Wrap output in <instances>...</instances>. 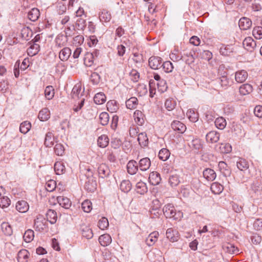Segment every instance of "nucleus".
I'll return each mask as SVG.
<instances>
[{
  "label": "nucleus",
  "instance_id": "24",
  "mask_svg": "<svg viewBox=\"0 0 262 262\" xmlns=\"http://www.w3.org/2000/svg\"><path fill=\"white\" fill-rule=\"evenodd\" d=\"M204 177L208 181H212L214 180L216 178V173L215 171L210 168H206L203 171Z\"/></svg>",
  "mask_w": 262,
  "mask_h": 262
},
{
  "label": "nucleus",
  "instance_id": "40",
  "mask_svg": "<svg viewBox=\"0 0 262 262\" xmlns=\"http://www.w3.org/2000/svg\"><path fill=\"white\" fill-rule=\"evenodd\" d=\"M137 192L141 194H143L147 191V188L146 183L142 181L139 182L136 184Z\"/></svg>",
  "mask_w": 262,
  "mask_h": 262
},
{
  "label": "nucleus",
  "instance_id": "5",
  "mask_svg": "<svg viewBox=\"0 0 262 262\" xmlns=\"http://www.w3.org/2000/svg\"><path fill=\"white\" fill-rule=\"evenodd\" d=\"M84 92V89H82V85L80 83H77L73 87L72 91V97L73 98H79L83 96Z\"/></svg>",
  "mask_w": 262,
  "mask_h": 262
},
{
  "label": "nucleus",
  "instance_id": "44",
  "mask_svg": "<svg viewBox=\"0 0 262 262\" xmlns=\"http://www.w3.org/2000/svg\"><path fill=\"white\" fill-rule=\"evenodd\" d=\"M55 94L54 89L51 85L47 86L45 90V95L48 100L52 99Z\"/></svg>",
  "mask_w": 262,
  "mask_h": 262
},
{
  "label": "nucleus",
  "instance_id": "12",
  "mask_svg": "<svg viewBox=\"0 0 262 262\" xmlns=\"http://www.w3.org/2000/svg\"><path fill=\"white\" fill-rule=\"evenodd\" d=\"M206 141L208 143H216L220 139V134L215 131H211L206 136Z\"/></svg>",
  "mask_w": 262,
  "mask_h": 262
},
{
  "label": "nucleus",
  "instance_id": "38",
  "mask_svg": "<svg viewBox=\"0 0 262 262\" xmlns=\"http://www.w3.org/2000/svg\"><path fill=\"white\" fill-rule=\"evenodd\" d=\"M210 189L213 193L220 194L223 191L224 187L220 183L214 182L211 184Z\"/></svg>",
  "mask_w": 262,
  "mask_h": 262
},
{
  "label": "nucleus",
  "instance_id": "30",
  "mask_svg": "<svg viewBox=\"0 0 262 262\" xmlns=\"http://www.w3.org/2000/svg\"><path fill=\"white\" fill-rule=\"evenodd\" d=\"M112 16L111 13L106 10L103 9L99 14L100 20L102 22H109L111 19Z\"/></svg>",
  "mask_w": 262,
  "mask_h": 262
},
{
  "label": "nucleus",
  "instance_id": "29",
  "mask_svg": "<svg viewBox=\"0 0 262 262\" xmlns=\"http://www.w3.org/2000/svg\"><path fill=\"white\" fill-rule=\"evenodd\" d=\"M252 86L249 84L242 85L239 89V92L242 95H246L252 92Z\"/></svg>",
  "mask_w": 262,
  "mask_h": 262
},
{
  "label": "nucleus",
  "instance_id": "22",
  "mask_svg": "<svg viewBox=\"0 0 262 262\" xmlns=\"http://www.w3.org/2000/svg\"><path fill=\"white\" fill-rule=\"evenodd\" d=\"M47 222H49L51 224H55L57 220L56 212L52 209H49L46 213Z\"/></svg>",
  "mask_w": 262,
  "mask_h": 262
},
{
  "label": "nucleus",
  "instance_id": "42",
  "mask_svg": "<svg viewBox=\"0 0 262 262\" xmlns=\"http://www.w3.org/2000/svg\"><path fill=\"white\" fill-rule=\"evenodd\" d=\"M1 229L4 234L7 236H10L12 233V228L8 223H3L1 224Z\"/></svg>",
  "mask_w": 262,
  "mask_h": 262
},
{
  "label": "nucleus",
  "instance_id": "9",
  "mask_svg": "<svg viewBox=\"0 0 262 262\" xmlns=\"http://www.w3.org/2000/svg\"><path fill=\"white\" fill-rule=\"evenodd\" d=\"M126 167L128 173L132 175L136 174L139 169L137 162L133 160L127 163Z\"/></svg>",
  "mask_w": 262,
  "mask_h": 262
},
{
  "label": "nucleus",
  "instance_id": "17",
  "mask_svg": "<svg viewBox=\"0 0 262 262\" xmlns=\"http://www.w3.org/2000/svg\"><path fill=\"white\" fill-rule=\"evenodd\" d=\"M172 128L178 132L179 133H183L186 130L185 125L179 121L175 120L173 121L171 123Z\"/></svg>",
  "mask_w": 262,
  "mask_h": 262
},
{
  "label": "nucleus",
  "instance_id": "28",
  "mask_svg": "<svg viewBox=\"0 0 262 262\" xmlns=\"http://www.w3.org/2000/svg\"><path fill=\"white\" fill-rule=\"evenodd\" d=\"M177 102L172 98H169L165 100L164 106L168 111H172L176 106Z\"/></svg>",
  "mask_w": 262,
  "mask_h": 262
},
{
  "label": "nucleus",
  "instance_id": "49",
  "mask_svg": "<svg viewBox=\"0 0 262 262\" xmlns=\"http://www.w3.org/2000/svg\"><path fill=\"white\" fill-rule=\"evenodd\" d=\"M31 127V124L30 122L26 121L21 123L19 126V130L24 134L27 133Z\"/></svg>",
  "mask_w": 262,
  "mask_h": 262
},
{
  "label": "nucleus",
  "instance_id": "14",
  "mask_svg": "<svg viewBox=\"0 0 262 262\" xmlns=\"http://www.w3.org/2000/svg\"><path fill=\"white\" fill-rule=\"evenodd\" d=\"M252 25V21L247 17L241 18L238 22L239 27L241 30H246L249 29Z\"/></svg>",
  "mask_w": 262,
  "mask_h": 262
},
{
  "label": "nucleus",
  "instance_id": "1",
  "mask_svg": "<svg viewBox=\"0 0 262 262\" xmlns=\"http://www.w3.org/2000/svg\"><path fill=\"white\" fill-rule=\"evenodd\" d=\"M163 211L166 218H172L173 220H178L182 216V213L180 211L176 212L173 205L171 204H168L164 206Z\"/></svg>",
  "mask_w": 262,
  "mask_h": 262
},
{
  "label": "nucleus",
  "instance_id": "35",
  "mask_svg": "<svg viewBox=\"0 0 262 262\" xmlns=\"http://www.w3.org/2000/svg\"><path fill=\"white\" fill-rule=\"evenodd\" d=\"M190 148L194 150H199L203 147V145L200 139L198 138L192 140L191 142L189 144Z\"/></svg>",
  "mask_w": 262,
  "mask_h": 262
},
{
  "label": "nucleus",
  "instance_id": "36",
  "mask_svg": "<svg viewBox=\"0 0 262 262\" xmlns=\"http://www.w3.org/2000/svg\"><path fill=\"white\" fill-rule=\"evenodd\" d=\"M54 170L57 174L60 175L66 171V168L62 162H57L54 164Z\"/></svg>",
  "mask_w": 262,
  "mask_h": 262
},
{
  "label": "nucleus",
  "instance_id": "31",
  "mask_svg": "<svg viewBox=\"0 0 262 262\" xmlns=\"http://www.w3.org/2000/svg\"><path fill=\"white\" fill-rule=\"evenodd\" d=\"M97 142L99 147L104 148L108 145L109 139L106 135H102L98 138Z\"/></svg>",
  "mask_w": 262,
  "mask_h": 262
},
{
  "label": "nucleus",
  "instance_id": "59",
  "mask_svg": "<svg viewBox=\"0 0 262 262\" xmlns=\"http://www.w3.org/2000/svg\"><path fill=\"white\" fill-rule=\"evenodd\" d=\"M109 223L108 220L105 217H101V219L99 220L98 223L99 228L101 230H104L106 229Z\"/></svg>",
  "mask_w": 262,
  "mask_h": 262
},
{
  "label": "nucleus",
  "instance_id": "11",
  "mask_svg": "<svg viewBox=\"0 0 262 262\" xmlns=\"http://www.w3.org/2000/svg\"><path fill=\"white\" fill-rule=\"evenodd\" d=\"M88 180L85 182L84 188L89 192L94 191L97 188V182L93 178H88Z\"/></svg>",
  "mask_w": 262,
  "mask_h": 262
},
{
  "label": "nucleus",
  "instance_id": "47",
  "mask_svg": "<svg viewBox=\"0 0 262 262\" xmlns=\"http://www.w3.org/2000/svg\"><path fill=\"white\" fill-rule=\"evenodd\" d=\"M39 16V11L37 8H33L28 13V18L31 20L34 21L37 20Z\"/></svg>",
  "mask_w": 262,
  "mask_h": 262
},
{
  "label": "nucleus",
  "instance_id": "2",
  "mask_svg": "<svg viewBox=\"0 0 262 262\" xmlns=\"http://www.w3.org/2000/svg\"><path fill=\"white\" fill-rule=\"evenodd\" d=\"M34 228L37 231L42 232L48 228L47 220L42 215H39L34 220Z\"/></svg>",
  "mask_w": 262,
  "mask_h": 262
},
{
  "label": "nucleus",
  "instance_id": "16",
  "mask_svg": "<svg viewBox=\"0 0 262 262\" xmlns=\"http://www.w3.org/2000/svg\"><path fill=\"white\" fill-rule=\"evenodd\" d=\"M166 235L171 242H174L178 240V232L176 230L172 228H168L166 232Z\"/></svg>",
  "mask_w": 262,
  "mask_h": 262
},
{
  "label": "nucleus",
  "instance_id": "62",
  "mask_svg": "<svg viewBox=\"0 0 262 262\" xmlns=\"http://www.w3.org/2000/svg\"><path fill=\"white\" fill-rule=\"evenodd\" d=\"M163 70L166 73H169L172 71L173 67L172 63L169 61L164 62L162 65Z\"/></svg>",
  "mask_w": 262,
  "mask_h": 262
},
{
  "label": "nucleus",
  "instance_id": "53",
  "mask_svg": "<svg viewBox=\"0 0 262 262\" xmlns=\"http://www.w3.org/2000/svg\"><path fill=\"white\" fill-rule=\"evenodd\" d=\"M215 125L220 129H223L226 125V121L223 117H219L215 119Z\"/></svg>",
  "mask_w": 262,
  "mask_h": 262
},
{
  "label": "nucleus",
  "instance_id": "58",
  "mask_svg": "<svg viewBox=\"0 0 262 262\" xmlns=\"http://www.w3.org/2000/svg\"><path fill=\"white\" fill-rule=\"evenodd\" d=\"M75 30V27L73 25L68 24L67 26L65 27L64 32L65 33L64 36L67 38L71 37L74 34V31Z\"/></svg>",
  "mask_w": 262,
  "mask_h": 262
},
{
  "label": "nucleus",
  "instance_id": "48",
  "mask_svg": "<svg viewBox=\"0 0 262 262\" xmlns=\"http://www.w3.org/2000/svg\"><path fill=\"white\" fill-rule=\"evenodd\" d=\"M134 119L135 122L139 125H142L144 122V119L142 117V113L140 111H136L134 114Z\"/></svg>",
  "mask_w": 262,
  "mask_h": 262
},
{
  "label": "nucleus",
  "instance_id": "61",
  "mask_svg": "<svg viewBox=\"0 0 262 262\" xmlns=\"http://www.w3.org/2000/svg\"><path fill=\"white\" fill-rule=\"evenodd\" d=\"M219 83L221 86L225 89H227L229 85H231L229 79L226 76H223L219 79Z\"/></svg>",
  "mask_w": 262,
  "mask_h": 262
},
{
  "label": "nucleus",
  "instance_id": "39",
  "mask_svg": "<svg viewBox=\"0 0 262 262\" xmlns=\"http://www.w3.org/2000/svg\"><path fill=\"white\" fill-rule=\"evenodd\" d=\"M39 50V46L37 43H33L27 49L28 54L30 56L35 55Z\"/></svg>",
  "mask_w": 262,
  "mask_h": 262
},
{
  "label": "nucleus",
  "instance_id": "63",
  "mask_svg": "<svg viewBox=\"0 0 262 262\" xmlns=\"http://www.w3.org/2000/svg\"><path fill=\"white\" fill-rule=\"evenodd\" d=\"M82 234L83 237L88 239L91 238L93 236L92 230L88 227H85L82 229Z\"/></svg>",
  "mask_w": 262,
  "mask_h": 262
},
{
  "label": "nucleus",
  "instance_id": "33",
  "mask_svg": "<svg viewBox=\"0 0 262 262\" xmlns=\"http://www.w3.org/2000/svg\"><path fill=\"white\" fill-rule=\"evenodd\" d=\"M236 166L239 170L244 171L249 168V163L245 159L240 158L236 162Z\"/></svg>",
  "mask_w": 262,
  "mask_h": 262
},
{
  "label": "nucleus",
  "instance_id": "13",
  "mask_svg": "<svg viewBox=\"0 0 262 262\" xmlns=\"http://www.w3.org/2000/svg\"><path fill=\"white\" fill-rule=\"evenodd\" d=\"M244 48L248 51H252L256 47V42L251 37H246L243 42Z\"/></svg>",
  "mask_w": 262,
  "mask_h": 262
},
{
  "label": "nucleus",
  "instance_id": "50",
  "mask_svg": "<svg viewBox=\"0 0 262 262\" xmlns=\"http://www.w3.org/2000/svg\"><path fill=\"white\" fill-rule=\"evenodd\" d=\"M53 135L51 132L46 134L45 139V145L46 147H51L53 145Z\"/></svg>",
  "mask_w": 262,
  "mask_h": 262
},
{
  "label": "nucleus",
  "instance_id": "15",
  "mask_svg": "<svg viewBox=\"0 0 262 262\" xmlns=\"http://www.w3.org/2000/svg\"><path fill=\"white\" fill-rule=\"evenodd\" d=\"M248 77V73L245 70H240L235 74V81L238 83H242L246 81Z\"/></svg>",
  "mask_w": 262,
  "mask_h": 262
},
{
  "label": "nucleus",
  "instance_id": "26",
  "mask_svg": "<svg viewBox=\"0 0 262 262\" xmlns=\"http://www.w3.org/2000/svg\"><path fill=\"white\" fill-rule=\"evenodd\" d=\"M99 242L101 246L105 247L111 243L112 238L109 234H104L100 236Z\"/></svg>",
  "mask_w": 262,
  "mask_h": 262
},
{
  "label": "nucleus",
  "instance_id": "27",
  "mask_svg": "<svg viewBox=\"0 0 262 262\" xmlns=\"http://www.w3.org/2000/svg\"><path fill=\"white\" fill-rule=\"evenodd\" d=\"M50 117V112L48 108H44L40 111L38 118L41 121L48 120Z\"/></svg>",
  "mask_w": 262,
  "mask_h": 262
},
{
  "label": "nucleus",
  "instance_id": "46",
  "mask_svg": "<svg viewBox=\"0 0 262 262\" xmlns=\"http://www.w3.org/2000/svg\"><path fill=\"white\" fill-rule=\"evenodd\" d=\"M182 60L185 61L186 63L190 64L194 62V58L191 52L184 53L183 55Z\"/></svg>",
  "mask_w": 262,
  "mask_h": 262
},
{
  "label": "nucleus",
  "instance_id": "52",
  "mask_svg": "<svg viewBox=\"0 0 262 262\" xmlns=\"http://www.w3.org/2000/svg\"><path fill=\"white\" fill-rule=\"evenodd\" d=\"M232 147L229 143H221L219 148V151L222 153L227 154L231 152Z\"/></svg>",
  "mask_w": 262,
  "mask_h": 262
},
{
  "label": "nucleus",
  "instance_id": "6",
  "mask_svg": "<svg viewBox=\"0 0 262 262\" xmlns=\"http://www.w3.org/2000/svg\"><path fill=\"white\" fill-rule=\"evenodd\" d=\"M137 164L138 168L141 171H145L149 168L151 161L149 158L145 157L141 159Z\"/></svg>",
  "mask_w": 262,
  "mask_h": 262
},
{
  "label": "nucleus",
  "instance_id": "4",
  "mask_svg": "<svg viewBox=\"0 0 262 262\" xmlns=\"http://www.w3.org/2000/svg\"><path fill=\"white\" fill-rule=\"evenodd\" d=\"M162 63V58L158 56H151L148 60L149 67L154 70H158L161 68Z\"/></svg>",
  "mask_w": 262,
  "mask_h": 262
},
{
  "label": "nucleus",
  "instance_id": "37",
  "mask_svg": "<svg viewBox=\"0 0 262 262\" xmlns=\"http://www.w3.org/2000/svg\"><path fill=\"white\" fill-rule=\"evenodd\" d=\"M106 101V97L104 93H98L94 97V101L97 104H102Z\"/></svg>",
  "mask_w": 262,
  "mask_h": 262
},
{
  "label": "nucleus",
  "instance_id": "55",
  "mask_svg": "<svg viewBox=\"0 0 262 262\" xmlns=\"http://www.w3.org/2000/svg\"><path fill=\"white\" fill-rule=\"evenodd\" d=\"M109 115L106 112H102L99 115V121L102 125H106L109 121Z\"/></svg>",
  "mask_w": 262,
  "mask_h": 262
},
{
  "label": "nucleus",
  "instance_id": "45",
  "mask_svg": "<svg viewBox=\"0 0 262 262\" xmlns=\"http://www.w3.org/2000/svg\"><path fill=\"white\" fill-rule=\"evenodd\" d=\"M84 63L87 67H91L94 63V57L92 54L87 52L84 57Z\"/></svg>",
  "mask_w": 262,
  "mask_h": 262
},
{
  "label": "nucleus",
  "instance_id": "19",
  "mask_svg": "<svg viewBox=\"0 0 262 262\" xmlns=\"http://www.w3.org/2000/svg\"><path fill=\"white\" fill-rule=\"evenodd\" d=\"M219 168L225 177H228L231 174V170L227 164L224 161H220L218 164Z\"/></svg>",
  "mask_w": 262,
  "mask_h": 262
},
{
  "label": "nucleus",
  "instance_id": "51",
  "mask_svg": "<svg viewBox=\"0 0 262 262\" xmlns=\"http://www.w3.org/2000/svg\"><path fill=\"white\" fill-rule=\"evenodd\" d=\"M34 231L31 229L27 230L24 233L23 238L26 243L31 242L34 238Z\"/></svg>",
  "mask_w": 262,
  "mask_h": 262
},
{
  "label": "nucleus",
  "instance_id": "7",
  "mask_svg": "<svg viewBox=\"0 0 262 262\" xmlns=\"http://www.w3.org/2000/svg\"><path fill=\"white\" fill-rule=\"evenodd\" d=\"M72 54V51L69 47H64L59 52V58L62 61H67Z\"/></svg>",
  "mask_w": 262,
  "mask_h": 262
},
{
  "label": "nucleus",
  "instance_id": "57",
  "mask_svg": "<svg viewBox=\"0 0 262 262\" xmlns=\"http://www.w3.org/2000/svg\"><path fill=\"white\" fill-rule=\"evenodd\" d=\"M85 16L78 17L76 20V26L79 30H83L86 26Z\"/></svg>",
  "mask_w": 262,
  "mask_h": 262
},
{
  "label": "nucleus",
  "instance_id": "43",
  "mask_svg": "<svg viewBox=\"0 0 262 262\" xmlns=\"http://www.w3.org/2000/svg\"><path fill=\"white\" fill-rule=\"evenodd\" d=\"M170 155L169 151L167 149L163 148L159 151L158 156L160 160L165 161L169 158Z\"/></svg>",
  "mask_w": 262,
  "mask_h": 262
},
{
  "label": "nucleus",
  "instance_id": "25",
  "mask_svg": "<svg viewBox=\"0 0 262 262\" xmlns=\"http://www.w3.org/2000/svg\"><path fill=\"white\" fill-rule=\"evenodd\" d=\"M15 207L17 210L22 213L27 212L29 208L28 203L23 200L17 202Z\"/></svg>",
  "mask_w": 262,
  "mask_h": 262
},
{
  "label": "nucleus",
  "instance_id": "21",
  "mask_svg": "<svg viewBox=\"0 0 262 262\" xmlns=\"http://www.w3.org/2000/svg\"><path fill=\"white\" fill-rule=\"evenodd\" d=\"M138 141L142 147H146L148 144V138L145 132H142L138 135Z\"/></svg>",
  "mask_w": 262,
  "mask_h": 262
},
{
  "label": "nucleus",
  "instance_id": "64",
  "mask_svg": "<svg viewBox=\"0 0 262 262\" xmlns=\"http://www.w3.org/2000/svg\"><path fill=\"white\" fill-rule=\"evenodd\" d=\"M56 183L54 180H50L46 184V189L49 192L53 191L56 188Z\"/></svg>",
  "mask_w": 262,
  "mask_h": 262
},
{
  "label": "nucleus",
  "instance_id": "10",
  "mask_svg": "<svg viewBox=\"0 0 262 262\" xmlns=\"http://www.w3.org/2000/svg\"><path fill=\"white\" fill-rule=\"evenodd\" d=\"M159 234L158 231H154L149 234L146 238L145 242L146 245L149 246H153L157 241Z\"/></svg>",
  "mask_w": 262,
  "mask_h": 262
},
{
  "label": "nucleus",
  "instance_id": "32",
  "mask_svg": "<svg viewBox=\"0 0 262 262\" xmlns=\"http://www.w3.org/2000/svg\"><path fill=\"white\" fill-rule=\"evenodd\" d=\"M223 248L226 252L230 254H237L239 252V250L237 248L235 247L231 244L227 243L224 245Z\"/></svg>",
  "mask_w": 262,
  "mask_h": 262
},
{
  "label": "nucleus",
  "instance_id": "8",
  "mask_svg": "<svg viewBox=\"0 0 262 262\" xmlns=\"http://www.w3.org/2000/svg\"><path fill=\"white\" fill-rule=\"evenodd\" d=\"M99 176L101 178H105L110 175V170L105 164H100L98 168Z\"/></svg>",
  "mask_w": 262,
  "mask_h": 262
},
{
  "label": "nucleus",
  "instance_id": "20",
  "mask_svg": "<svg viewBox=\"0 0 262 262\" xmlns=\"http://www.w3.org/2000/svg\"><path fill=\"white\" fill-rule=\"evenodd\" d=\"M30 254L26 249L20 250L17 254V260L18 262H27Z\"/></svg>",
  "mask_w": 262,
  "mask_h": 262
},
{
  "label": "nucleus",
  "instance_id": "41",
  "mask_svg": "<svg viewBox=\"0 0 262 262\" xmlns=\"http://www.w3.org/2000/svg\"><path fill=\"white\" fill-rule=\"evenodd\" d=\"M120 188L122 191L128 192L132 188V184L129 180H123L120 185Z\"/></svg>",
  "mask_w": 262,
  "mask_h": 262
},
{
  "label": "nucleus",
  "instance_id": "54",
  "mask_svg": "<svg viewBox=\"0 0 262 262\" xmlns=\"http://www.w3.org/2000/svg\"><path fill=\"white\" fill-rule=\"evenodd\" d=\"M81 207L85 212H90L92 209L91 202L88 200L84 201L81 204Z\"/></svg>",
  "mask_w": 262,
  "mask_h": 262
},
{
  "label": "nucleus",
  "instance_id": "18",
  "mask_svg": "<svg viewBox=\"0 0 262 262\" xmlns=\"http://www.w3.org/2000/svg\"><path fill=\"white\" fill-rule=\"evenodd\" d=\"M149 183L152 185H157L161 182L160 175L157 172H152L149 176Z\"/></svg>",
  "mask_w": 262,
  "mask_h": 262
},
{
  "label": "nucleus",
  "instance_id": "23",
  "mask_svg": "<svg viewBox=\"0 0 262 262\" xmlns=\"http://www.w3.org/2000/svg\"><path fill=\"white\" fill-rule=\"evenodd\" d=\"M57 200L59 205L66 209L69 208L71 206V202L67 197L59 196L57 197Z\"/></svg>",
  "mask_w": 262,
  "mask_h": 262
},
{
  "label": "nucleus",
  "instance_id": "56",
  "mask_svg": "<svg viewBox=\"0 0 262 262\" xmlns=\"http://www.w3.org/2000/svg\"><path fill=\"white\" fill-rule=\"evenodd\" d=\"M186 115L191 122H195L198 120V114L195 113L193 110L190 109L188 110Z\"/></svg>",
  "mask_w": 262,
  "mask_h": 262
},
{
  "label": "nucleus",
  "instance_id": "34",
  "mask_svg": "<svg viewBox=\"0 0 262 262\" xmlns=\"http://www.w3.org/2000/svg\"><path fill=\"white\" fill-rule=\"evenodd\" d=\"M126 106L128 109H135L138 104V101L136 97H131L126 101Z\"/></svg>",
  "mask_w": 262,
  "mask_h": 262
},
{
  "label": "nucleus",
  "instance_id": "60",
  "mask_svg": "<svg viewBox=\"0 0 262 262\" xmlns=\"http://www.w3.org/2000/svg\"><path fill=\"white\" fill-rule=\"evenodd\" d=\"M252 34L254 37L257 39H260L262 38V27H256L252 31Z\"/></svg>",
  "mask_w": 262,
  "mask_h": 262
},
{
  "label": "nucleus",
  "instance_id": "3",
  "mask_svg": "<svg viewBox=\"0 0 262 262\" xmlns=\"http://www.w3.org/2000/svg\"><path fill=\"white\" fill-rule=\"evenodd\" d=\"M68 38L63 34H58L55 39V48L59 49L61 48L66 47Z\"/></svg>",
  "mask_w": 262,
  "mask_h": 262
}]
</instances>
